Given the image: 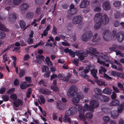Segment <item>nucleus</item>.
Wrapping results in <instances>:
<instances>
[{"label":"nucleus","instance_id":"obj_1","mask_svg":"<svg viewBox=\"0 0 124 124\" xmlns=\"http://www.w3.org/2000/svg\"><path fill=\"white\" fill-rule=\"evenodd\" d=\"M94 20L95 23L94 27L96 30L99 28L102 24H107L109 21V18L108 16L106 14H104L102 16L101 13H98L95 14Z\"/></svg>","mask_w":124,"mask_h":124},{"label":"nucleus","instance_id":"obj_2","mask_svg":"<svg viewBox=\"0 0 124 124\" xmlns=\"http://www.w3.org/2000/svg\"><path fill=\"white\" fill-rule=\"evenodd\" d=\"M117 30H113L112 32L111 35H110V31L108 30H105L103 33V35L104 39L107 40L110 37L111 39L115 40L116 38L119 42H121L123 40L124 33L123 32L120 31L118 33L117 35Z\"/></svg>","mask_w":124,"mask_h":124},{"label":"nucleus","instance_id":"obj_3","mask_svg":"<svg viewBox=\"0 0 124 124\" xmlns=\"http://www.w3.org/2000/svg\"><path fill=\"white\" fill-rule=\"evenodd\" d=\"M97 57V62L100 64L103 65L104 66L108 67L109 64H112L111 61L109 60V57L105 55L102 53H99Z\"/></svg>","mask_w":124,"mask_h":124},{"label":"nucleus","instance_id":"obj_4","mask_svg":"<svg viewBox=\"0 0 124 124\" xmlns=\"http://www.w3.org/2000/svg\"><path fill=\"white\" fill-rule=\"evenodd\" d=\"M88 50H89L87 51L86 52H78L79 55V58L80 60H83L84 59V57L86 56L87 54H89L95 56H98V55H95V54H97L98 53V52L95 49L91 47L88 48Z\"/></svg>","mask_w":124,"mask_h":124},{"label":"nucleus","instance_id":"obj_5","mask_svg":"<svg viewBox=\"0 0 124 124\" xmlns=\"http://www.w3.org/2000/svg\"><path fill=\"white\" fill-rule=\"evenodd\" d=\"M93 33L90 31H88L83 34L81 36V39L84 41H87L89 40L93 36Z\"/></svg>","mask_w":124,"mask_h":124},{"label":"nucleus","instance_id":"obj_6","mask_svg":"<svg viewBox=\"0 0 124 124\" xmlns=\"http://www.w3.org/2000/svg\"><path fill=\"white\" fill-rule=\"evenodd\" d=\"M77 92L78 88L77 87L73 85L70 87L67 94L69 96H73L76 94Z\"/></svg>","mask_w":124,"mask_h":124},{"label":"nucleus","instance_id":"obj_7","mask_svg":"<svg viewBox=\"0 0 124 124\" xmlns=\"http://www.w3.org/2000/svg\"><path fill=\"white\" fill-rule=\"evenodd\" d=\"M78 110L80 109L81 110L85 112L87 111H93L91 106L85 103L83 107H82L80 105L78 108Z\"/></svg>","mask_w":124,"mask_h":124},{"label":"nucleus","instance_id":"obj_8","mask_svg":"<svg viewBox=\"0 0 124 124\" xmlns=\"http://www.w3.org/2000/svg\"><path fill=\"white\" fill-rule=\"evenodd\" d=\"M82 21V17L80 16H77L73 18L72 22L74 24H79L81 23Z\"/></svg>","mask_w":124,"mask_h":124},{"label":"nucleus","instance_id":"obj_9","mask_svg":"<svg viewBox=\"0 0 124 124\" xmlns=\"http://www.w3.org/2000/svg\"><path fill=\"white\" fill-rule=\"evenodd\" d=\"M77 12V10L74 8V6L71 4L70 7V9L67 11V13L69 14L74 15L76 14Z\"/></svg>","mask_w":124,"mask_h":124},{"label":"nucleus","instance_id":"obj_10","mask_svg":"<svg viewBox=\"0 0 124 124\" xmlns=\"http://www.w3.org/2000/svg\"><path fill=\"white\" fill-rule=\"evenodd\" d=\"M102 7L103 9L106 11L110 10L111 8L110 4L107 1H105L103 3Z\"/></svg>","mask_w":124,"mask_h":124},{"label":"nucleus","instance_id":"obj_11","mask_svg":"<svg viewBox=\"0 0 124 124\" xmlns=\"http://www.w3.org/2000/svg\"><path fill=\"white\" fill-rule=\"evenodd\" d=\"M92 5H97L99 6L96 7L94 9V11L96 12H100L101 11V9L100 5V3L97 0H95L93 2Z\"/></svg>","mask_w":124,"mask_h":124},{"label":"nucleus","instance_id":"obj_12","mask_svg":"<svg viewBox=\"0 0 124 124\" xmlns=\"http://www.w3.org/2000/svg\"><path fill=\"white\" fill-rule=\"evenodd\" d=\"M29 5L27 3H24L22 4L20 6L19 8L21 10V13L24 14L25 12V11L29 8Z\"/></svg>","mask_w":124,"mask_h":124},{"label":"nucleus","instance_id":"obj_13","mask_svg":"<svg viewBox=\"0 0 124 124\" xmlns=\"http://www.w3.org/2000/svg\"><path fill=\"white\" fill-rule=\"evenodd\" d=\"M16 19V14L15 13H13L9 15L8 20L9 22L12 23H13Z\"/></svg>","mask_w":124,"mask_h":124},{"label":"nucleus","instance_id":"obj_14","mask_svg":"<svg viewBox=\"0 0 124 124\" xmlns=\"http://www.w3.org/2000/svg\"><path fill=\"white\" fill-rule=\"evenodd\" d=\"M78 110L79 114L78 118V119L82 121L85 120L86 117L84 115L85 112L81 110L80 109Z\"/></svg>","mask_w":124,"mask_h":124},{"label":"nucleus","instance_id":"obj_15","mask_svg":"<svg viewBox=\"0 0 124 124\" xmlns=\"http://www.w3.org/2000/svg\"><path fill=\"white\" fill-rule=\"evenodd\" d=\"M90 105L94 111V108H97L99 105V103L96 100H93L91 101L90 102Z\"/></svg>","mask_w":124,"mask_h":124},{"label":"nucleus","instance_id":"obj_16","mask_svg":"<svg viewBox=\"0 0 124 124\" xmlns=\"http://www.w3.org/2000/svg\"><path fill=\"white\" fill-rule=\"evenodd\" d=\"M89 1L86 0H83L81 2L80 7L81 8H86L89 6Z\"/></svg>","mask_w":124,"mask_h":124},{"label":"nucleus","instance_id":"obj_17","mask_svg":"<svg viewBox=\"0 0 124 124\" xmlns=\"http://www.w3.org/2000/svg\"><path fill=\"white\" fill-rule=\"evenodd\" d=\"M39 93L41 94L45 95L51 93L50 91L47 89H44L43 88H40L38 90Z\"/></svg>","mask_w":124,"mask_h":124},{"label":"nucleus","instance_id":"obj_18","mask_svg":"<svg viewBox=\"0 0 124 124\" xmlns=\"http://www.w3.org/2000/svg\"><path fill=\"white\" fill-rule=\"evenodd\" d=\"M44 58V57L43 56L37 55L36 57V62L38 64H41L42 62V61L43 60Z\"/></svg>","mask_w":124,"mask_h":124},{"label":"nucleus","instance_id":"obj_19","mask_svg":"<svg viewBox=\"0 0 124 124\" xmlns=\"http://www.w3.org/2000/svg\"><path fill=\"white\" fill-rule=\"evenodd\" d=\"M79 99L77 96L72 98L71 100V101L73 104L77 106H78L77 104L79 103Z\"/></svg>","mask_w":124,"mask_h":124},{"label":"nucleus","instance_id":"obj_20","mask_svg":"<svg viewBox=\"0 0 124 124\" xmlns=\"http://www.w3.org/2000/svg\"><path fill=\"white\" fill-rule=\"evenodd\" d=\"M95 81L99 86L103 85L105 86H106L107 84L105 82L101 81L100 80L98 79H95Z\"/></svg>","mask_w":124,"mask_h":124},{"label":"nucleus","instance_id":"obj_21","mask_svg":"<svg viewBox=\"0 0 124 124\" xmlns=\"http://www.w3.org/2000/svg\"><path fill=\"white\" fill-rule=\"evenodd\" d=\"M63 121L64 123L68 122L70 124L73 123V121L71 120L70 118L66 116H65L64 119H63Z\"/></svg>","mask_w":124,"mask_h":124},{"label":"nucleus","instance_id":"obj_22","mask_svg":"<svg viewBox=\"0 0 124 124\" xmlns=\"http://www.w3.org/2000/svg\"><path fill=\"white\" fill-rule=\"evenodd\" d=\"M63 121L64 123L68 122L70 124L73 123V121L71 120L70 118L66 116H65L64 119H63Z\"/></svg>","mask_w":124,"mask_h":124},{"label":"nucleus","instance_id":"obj_23","mask_svg":"<svg viewBox=\"0 0 124 124\" xmlns=\"http://www.w3.org/2000/svg\"><path fill=\"white\" fill-rule=\"evenodd\" d=\"M100 98L101 101L103 102H107L109 100V98L108 96L105 95H100Z\"/></svg>","mask_w":124,"mask_h":124},{"label":"nucleus","instance_id":"obj_24","mask_svg":"<svg viewBox=\"0 0 124 124\" xmlns=\"http://www.w3.org/2000/svg\"><path fill=\"white\" fill-rule=\"evenodd\" d=\"M0 30L2 31L6 32H9V30L6 28L4 25L0 24Z\"/></svg>","mask_w":124,"mask_h":124},{"label":"nucleus","instance_id":"obj_25","mask_svg":"<svg viewBox=\"0 0 124 124\" xmlns=\"http://www.w3.org/2000/svg\"><path fill=\"white\" fill-rule=\"evenodd\" d=\"M118 115V114L116 111H111V116L113 118H117Z\"/></svg>","mask_w":124,"mask_h":124},{"label":"nucleus","instance_id":"obj_26","mask_svg":"<svg viewBox=\"0 0 124 124\" xmlns=\"http://www.w3.org/2000/svg\"><path fill=\"white\" fill-rule=\"evenodd\" d=\"M91 73L92 74L93 76L95 79L98 78V77L96 76V74L97 72V70L94 69L93 70H91Z\"/></svg>","mask_w":124,"mask_h":124},{"label":"nucleus","instance_id":"obj_27","mask_svg":"<svg viewBox=\"0 0 124 124\" xmlns=\"http://www.w3.org/2000/svg\"><path fill=\"white\" fill-rule=\"evenodd\" d=\"M119 103V101L116 99L112 101L110 103V106H116L118 105Z\"/></svg>","mask_w":124,"mask_h":124},{"label":"nucleus","instance_id":"obj_28","mask_svg":"<svg viewBox=\"0 0 124 124\" xmlns=\"http://www.w3.org/2000/svg\"><path fill=\"white\" fill-rule=\"evenodd\" d=\"M29 85L26 84L25 82H22L21 84L20 87L22 89H24L26 88L29 86Z\"/></svg>","mask_w":124,"mask_h":124},{"label":"nucleus","instance_id":"obj_29","mask_svg":"<svg viewBox=\"0 0 124 124\" xmlns=\"http://www.w3.org/2000/svg\"><path fill=\"white\" fill-rule=\"evenodd\" d=\"M76 96L79 99V100L81 99L83 100L84 98V96L83 93L81 92H78Z\"/></svg>","mask_w":124,"mask_h":124},{"label":"nucleus","instance_id":"obj_30","mask_svg":"<svg viewBox=\"0 0 124 124\" xmlns=\"http://www.w3.org/2000/svg\"><path fill=\"white\" fill-rule=\"evenodd\" d=\"M112 90L108 88L104 89L103 90V92L106 94H111Z\"/></svg>","mask_w":124,"mask_h":124},{"label":"nucleus","instance_id":"obj_31","mask_svg":"<svg viewBox=\"0 0 124 124\" xmlns=\"http://www.w3.org/2000/svg\"><path fill=\"white\" fill-rule=\"evenodd\" d=\"M14 103L16 107H18L19 105H22L23 104V102L20 99H18L16 101V102H14Z\"/></svg>","mask_w":124,"mask_h":124},{"label":"nucleus","instance_id":"obj_32","mask_svg":"<svg viewBox=\"0 0 124 124\" xmlns=\"http://www.w3.org/2000/svg\"><path fill=\"white\" fill-rule=\"evenodd\" d=\"M115 62L117 65H118V68H117V69L118 71L121 72L123 71V68L121 64L119 62H118L116 60H115Z\"/></svg>","mask_w":124,"mask_h":124},{"label":"nucleus","instance_id":"obj_33","mask_svg":"<svg viewBox=\"0 0 124 124\" xmlns=\"http://www.w3.org/2000/svg\"><path fill=\"white\" fill-rule=\"evenodd\" d=\"M73 115L75 114L77 112V109L75 107H73L69 108Z\"/></svg>","mask_w":124,"mask_h":124},{"label":"nucleus","instance_id":"obj_34","mask_svg":"<svg viewBox=\"0 0 124 124\" xmlns=\"http://www.w3.org/2000/svg\"><path fill=\"white\" fill-rule=\"evenodd\" d=\"M86 118L88 119H91L93 117V114L90 112H87L85 115Z\"/></svg>","mask_w":124,"mask_h":124},{"label":"nucleus","instance_id":"obj_35","mask_svg":"<svg viewBox=\"0 0 124 124\" xmlns=\"http://www.w3.org/2000/svg\"><path fill=\"white\" fill-rule=\"evenodd\" d=\"M123 110H124V102L122 103L120 106L118 108V112H121Z\"/></svg>","mask_w":124,"mask_h":124},{"label":"nucleus","instance_id":"obj_36","mask_svg":"<svg viewBox=\"0 0 124 124\" xmlns=\"http://www.w3.org/2000/svg\"><path fill=\"white\" fill-rule=\"evenodd\" d=\"M111 75H112L113 76H117L119 77L120 73L114 71H112L110 72Z\"/></svg>","mask_w":124,"mask_h":124},{"label":"nucleus","instance_id":"obj_37","mask_svg":"<svg viewBox=\"0 0 124 124\" xmlns=\"http://www.w3.org/2000/svg\"><path fill=\"white\" fill-rule=\"evenodd\" d=\"M121 1H116L113 3L114 6L116 7H120L121 5Z\"/></svg>","mask_w":124,"mask_h":124},{"label":"nucleus","instance_id":"obj_38","mask_svg":"<svg viewBox=\"0 0 124 124\" xmlns=\"http://www.w3.org/2000/svg\"><path fill=\"white\" fill-rule=\"evenodd\" d=\"M94 92L97 95H99L101 94V91L99 88H95L94 89Z\"/></svg>","mask_w":124,"mask_h":124},{"label":"nucleus","instance_id":"obj_39","mask_svg":"<svg viewBox=\"0 0 124 124\" xmlns=\"http://www.w3.org/2000/svg\"><path fill=\"white\" fill-rule=\"evenodd\" d=\"M46 62L47 64L49 65H52V62L50 61V59L49 58L47 57L45 59Z\"/></svg>","mask_w":124,"mask_h":124},{"label":"nucleus","instance_id":"obj_40","mask_svg":"<svg viewBox=\"0 0 124 124\" xmlns=\"http://www.w3.org/2000/svg\"><path fill=\"white\" fill-rule=\"evenodd\" d=\"M10 98L12 100L14 101L16 100L17 98L16 94L15 93L11 94L10 96Z\"/></svg>","mask_w":124,"mask_h":124},{"label":"nucleus","instance_id":"obj_41","mask_svg":"<svg viewBox=\"0 0 124 124\" xmlns=\"http://www.w3.org/2000/svg\"><path fill=\"white\" fill-rule=\"evenodd\" d=\"M39 97L41 102L43 104H44L45 103V100L44 97L42 95H40L39 96Z\"/></svg>","mask_w":124,"mask_h":124},{"label":"nucleus","instance_id":"obj_42","mask_svg":"<svg viewBox=\"0 0 124 124\" xmlns=\"http://www.w3.org/2000/svg\"><path fill=\"white\" fill-rule=\"evenodd\" d=\"M6 36V34L4 32H0V38L1 39H4Z\"/></svg>","mask_w":124,"mask_h":124},{"label":"nucleus","instance_id":"obj_43","mask_svg":"<svg viewBox=\"0 0 124 124\" xmlns=\"http://www.w3.org/2000/svg\"><path fill=\"white\" fill-rule=\"evenodd\" d=\"M21 0H13V4L15 5H17L21 3Z\"/></svg>","mask_w":124,"mask_h":124},{"label":"nucleus","instance_id":"obj_44","mask_svg":"<svg viewBox=\"0 0 124 124\" xmlns=\"http://www.w3.org/2000/svg\"><path fill=\"white\" fill-rule=\"evenodd\" d=\"M100 70H99V74H102V72L101 71V70L104 72H106V69L103 67L102 66H101L100 67Z\"/></svg>","mask_w":124,"mask_h":124},{"label":"nucleus","instance_id":"obj_45","mask_svg":"<svg viewBox=\"0 0 124 124\" xmlns=\"http://www.w3.org/2000/svg\"><path fill=\"white\" fill-rule=\"evenodd\" d=\"M33 15L32 12H29L28 13L26 16V18L28 19H30L32 17Z\"/></svg>","mask_w":124,"mask_h":124},{"label":"nucleus","instance_id":"obj_46","mask_svg":"<svg viewBox=\"0 0 124 124\" xmlns=\"http://www.w3.org/2000/svg\"><path fill=\"white\" fill-rule=\"evenodd\" d=\"M19 25L21 28H23L25 26V23L23 20H21L20 22Z\"/></svg>","mask_w":124,"mask_h":124},{"label":"nucleus","instance_id":"obj_47","mask_svg":"<svg viewBox=\"0 0 124 124\" xmlns=\"http://www.w3.org/2000/svg\"><path fill=\"white\" fill-rule=\"evenodd\" d=\"M72 115H73L69 109L66 111L65 115V116H67Z\"/></svg>","mask_w":124,"mask_h":124},{"label":"nucleus","instance_id":"obj_48","mask_svg":"<svg viewBox=\"0 0 124 124\" xmlns=\"http://www.w3.org/2000/svg\"><path fill=\"white\" fill-rule=\"evenodd\" d=\"M71 76L72 75L71 74L68 73L67 77L65 78V80L67 81H69Z\"/></svg>","mask_w":124,"mask_h":124},{"label":"nucleus","instance_id":"obj_49","mask_svg":"<svg viewBox=\"0 0 124 124\" xmlns=\"http://www.w3.org/2000/svg\"><path fill=\"white\" fill-rule=\"evenodd\" d=\"M2 98L3 100L5 101H7L9 99L8 96L7 95H4L2 96Z\"/></svg>","mask_w":124,"mask_h":124},{"label":"nucleus","instance_id":"obj_50","mask_svg":"<svg viewBox=\"0 0 124 124\" xmlns=\"http://www.w3.org/2000/svg\"><path fill=\"white\" fill-rule=\"evenodd\" d=\"M103 119L104 122L107 123L109 121L110 118L109 116H106L104 117Z\"/></svg>","mask_w":124,"mask_h":124},{"label":"nucleus","instance_id":"obj_51","mask_svg":"<svg viewBox=\"0 0 124 124\" xmlns=\"http://www.w3.org/2000/svg\"><path fill=\"white\" fill-rule=\"evenodd\" d=\"M115 17L116 18H118L121 17H124V12L122 13L120 16L118 14L116 15H115Z\"/></svg>","mask_w":124,"mask_h":124},{"label":"nucleus","instance_id":"obj_52","mask_svg":"<svg viewBox=\"0 0 124 124\" xmlns=\"http://www.w3.org/2000/svg\"><path fill=\"white\" fill-rule=\"evenodd\" d=\"M103 76L104 78L107 80H109L112 78L111 77H110L106 74L104 73Z\"/></svg>","mask_w":124,"mask_h":124},{"label":"nucleus","instance_id":"obj_53","mask_svg":"<svg viewBox=\"0 0 124 124\" xmlns=\"http://www.w3.org/2000/svg\"><path fill=\"white\" fill-rule=\"evenodd\" d=\"M78 61L79 60L78 59L75 58L73 60L72 62L74 64H75L76 66H77L78 65Z\"/></svg>","mask_w":124,"mask_h":124},{"label":"nucleus","instance_id":"obj_54","mask_svg":"<svg viewBox=\"0 0 124 124\" xmlns=\"http://www.w3.org/2000/svg\"><path fill=\"white\" fill-rule=\"evenodd\" d=\"M6 4L7 5H11L12 4V0H5Z\"/></svg>","mask_w":124,"mask_h":124},{"label":"nucleus","instance_id":"obj_55","mask_svg":"<svg viewBox=\"0 0 124 124\" xmlns=\"http://www.w3.org/2000/svg\"><path fill=\"white\" fill-rule=\"evenodd\" d=\"M87 68H88V70L86 69H85L84 70V72L85 73H88L89 72V70H90L91 69V67L90 66H87Z\"/></svg>","mask_w":124,"mask_h":124},{"label":"nucleus","instance_id":"obj_56","mask_svg":"<svg viewBox=\"0 0 124 124\" xmlns=\"http://www.w3.org/2000/svg\"><path fill=\"white\" fill-rule=\"evenodd\" d=\"M97 36V33H96L95 34V35L93 36V39H92V41L93 42H98V40L96 39V38Z\"/></svg>","mask_w":124,"mask_h":124},{"label":"nucleus","instance_id":"obj_57","mask_svg":"<svg viewBox=\"0 0 124 124\" xmlns=\"http://www.w3.org/2000/svg\"><path fill=\"white\" fill-rule=\"evenodd\" d=\"M3 58L4 62H5L8 61V58L7 57V55L6 54H5L3 56Z\"/></svg>","mask_w":124,"mask_h":124},{"label":"nucleus","instance_id":"obj_58","mask_svg":"<svg viewBox=\"0 0 124 124\" xmlns=\"http://www.w3.org/2000/svg\"><path fill=\"white\" fill-rule=\"evenodd\" d=\"M113 90L116 93H119L120 92V91L117 87L113 85Z\"/></svg>","mask_w":124,"mask_h":124},{"label":"nucleus","instance_id":"obj_59","mask_svg":"<svg viewBox=\"0 0 124 124\" xmlns=\"http://www.w3.org/2000/svg\"><path fill=\"white\" fill-rule=\"evenodd\" d=\"M24 71L23 70L21 69L20 70L19 76L21 77L23 76L24 74Z\"/></svg>","mask_w":124,"mask_h":124},{"label":"nucleus","instance_id":"obj_60","mask_svg":"<svg viewBox=\"0 0 124 124\" xmlns=\"http://www.w3.org/2000/svg\"><path fill=\"white\" fill-rule=\"evenodd\" d=\"M51 89L55 91H58L59 90V88L56 86H51Z\"/></svg>","mask_w":124,"mask_h":124},{"label":"nucleus","instance_id":"obj_61","mask_svg":"<svg viewBox=\"0 0 124 124\" xmlns=\"http://www.w3.org/2000/svg\"><path fill=\"white\" fill-rule=\"evenodd\" d=\"M20 49L19 47H16L14 48V49L13 50V51H15L16 52L19 53H20Z\"/></svg>","mask_w":124,"mask_h":124},{"label":"nucleus","instance_id":"obj_62","mask_svg":"<svg viewBox=\"0 0 124 124\" xmlns=\"http://www.w3.org/2000/svg\"><path fill=\"white\" fill-rule=\"evenodd\" d=\"M41 8H37L36 10V13L37 14H39L41 12Z\"/></svg>","mask_w":124,"mask_h":124},{"label":"nucleus","instance_id":"obj_63","mask_svg":"<svg viewBox=\"0 0 124 124\" xmlns=\"http://www.w3.org/2000/svg\"><path fill=\"white\" fill-rule=\"evenodd\" d=\"M6 88L5 87H1L0 88V94H2L4 93L6 91Z\"/></svg>","mask_w":124,"mask_h":124},{"label":"nucleus","instance_id":"obj_64","mask_svg":"<svg viewBox=\"0 0 124 124\" xmlns=\"http://www.w3.org/2000/svg\"><path fill=\"white\" fill-rule=\"evenodd\" d=\"M29 57V55L28 54H25L24 57L23 61H26L27 60Z\"/></svg>","mask_w":124,"mask_h":124}]
</instances>
